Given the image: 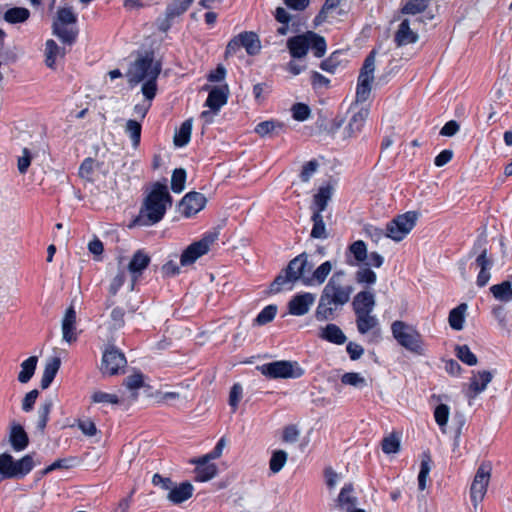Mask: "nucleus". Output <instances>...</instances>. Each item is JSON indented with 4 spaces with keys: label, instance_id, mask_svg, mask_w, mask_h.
<instances>
[{
    "label": "nucleus",
    "instance_id": "nucleus-1",
    "mask_svg": "<svg viewBox=\"0 0 512 512\" xmlns=\"http://www.w3.org/2000/svg\"><path fill=\"white\" fill-rule=\"evenodd\" d=\"M161 69V63L151 53H145L130 64L125 76L131 87L142 83L143 96L147 101H152L157 93V79Z\"/></svg>",
    "mask_w": 512,
    "mask_h": 512
},
{
    "label": "nucleus",
    "instance_id": "nucleus-2",
    "mask_svg": "<svg viewBox=\"0 0 512 512\" xmlns=\"http://www.w3.org/2000/svg\"><path fill=\"white\" fill-rule=\"evenodd\" d=\"M344 271L335 272L325 285L315 311L317 321L333 319L338 307L345 305L353 292L351 285H343Z\"/></svg>",
    "mask_w": 512,
    "mask_h": 512
},
{
    "label": "nucleus",
    "instance_id": "nucleus-3",
    "mask_svg": "<svg viewBox=\"0 0 512 512\" xmlns=\"http://www.w3.org/2000/svg\"><path fill=\"white\" fill-rule=\"evenodd\" d=\"M172 204V198L165 183L156 182L152 185L134 219L135 226H152L162 220L166 210Z\"/></svg>",
    "mask_w": 512,
    "mask_h": 512
},
{
    "label": "nucleus",
    "instance_id": "nucleus-4",
    "mask_svg": "<svg viewBox=\"0 0 512 512\" xmlns=\"http://www.w3.org/2000/svg\"><path fill=\"white\" fill-rule=\"evenodd\" d=\"M391 333L396 342L417 356H424L427 352L426 344L417 328L401 320L391 324Z\"/></svg>",
    "mask_w": 512,
    "mask_h": 512
},
{
    "label": "nucleus",
    "instance_id": "nucleus-5",
    "mask_svg": "<svg viewBox=\"0 0 512 512\" xmlns=\"http://www.w3.org/2000/svg\"><path fill=\"white\" fill-rule=\"evenodd\" d=\"M287 48L293 58L305 57L308 50H311L315 57L321 58L326 52V41L317 33L308 31L289 38Z\"/></svg>",
    "mask_w": 512,
    "mask_h": 512
},
{
    "label": "nucleus",
    "instance_id": "nucleus-6",
    "mask_svg": "<svg viewBox=\"0 0 512 512\" xmlns=\"http://www.w3.org/2000/svg\"><path fill=\"white\" fill-rule=\"evenodd\" d=\"M312 265L308 262L307 255L302 253L292 259L283 274H279L270 286L271 292L277 293L288 283H295L300 280L304 284V278L307 272L312 270Z\"/></svg>",
    "mask_w": 512,
    "mask_h": 512
},
{
    "label": "nucleus",
    "instance_id": "nucleus-7",
    "mask_svg": "<svg viewBox=\"0 0 512 512\" xmlns=\"http://www.w3.org/2000/svg\"><path fill=\"white\" fill-rule=\"evenodd\" d=\"M492 466L489 462L479 465L470 486V499L475 509L484 500L491 479Z\"/></svg>",
    "mask_w": 512,
    "mask_h": 512
},
{
    "label": "nucleus",
    "instance_id": "nucleus-8",
    "mask_svg": "<svg viewBox=\"0 0 512 512\" xmlns=\"http://www.w3.org/2000/svg\"><path fill=\"white\" fill-rule=\"evenodd\" d=\"M257 369L266 377L273 379L299 378L304 374L303 369L296 362L285 360L263 364Z\"/></svg>",
    "mask_w": 512,
    "mask_h": 512
},
{
    "label": "nucleus",
    "instance_id": "nucleus-9",
    "mask_svg": "<svg viewBox=\"0 0 512 512\" xmlns=\"http://www.w3.org/2000/svg\"><path fill=\"white\" fill-rule=\"evenodd\" d=\"M417 219L418 214L414 211L398 215L387 224L386 237L396 242L403 240L414 228Z\"/></svg>",
    "mask_w": 512,
    "mask_h": 512
},
{
    "label": "nucleus",
    "instance_id": "nucleus-10",
    "mask_svg": "<svg viewBox=\"0 0 512 512\" xmlns=\"http://www.w3.org/2000/svg\"><path fill=\"white\" fill-rule=\"evenodd\" d=\"M375 51H371L366 57L360 71L356 89V102H365L371 93L375 71Z\"/></svg>",
    "mask_w": 512,
    "mask_h": 512
},
{
    "label": "nucleus",
    "instance_id": "nucleus-11",
    "mask_svg": "<svg viewBox=\"0 0 512 512\" xmlns=\"http://www.w3.org/2000/svg\"><path fill=\"white\" fill-rule=\"evenodd\" d=\"M219 232L212 231L205 234L199 241L189 245L181 254L180 263L182 266L193 264L198 258L206 254L210 246L218 239Z\"/></svg>",
    "mask_w": 512,
    "mask_h": 512
},
{
    "label": "nucleus",
    "instance_id": "nucleus-12",
    "mask_svg": "<svg viewBox=\"0 0 512 512\" xmlns=\"http://www.w3.org/2000/svg\"><path fill=\"white\" fill-rule=\"evenodd\" d=\"M350 111L351 117L338 136L342 141H349L356 138L362 131L364 123L369 115V110L365 107H352Z\"/></svg>",
    "mask_w": 512,
    "mask_h": 512
},
{
    "label": "nucleus",
    "instance_id": "nucleus-13",
    "mask_svg": "<svg viewBox=\"0 0 512 512\" xmlns=\"http://www.w3.org/2000/svg\"><path fill=\"white\" fill-rule=\"evenodd\" d=\"M194 0H173L165 10L163 17L157 19L158 29L162 32H167L175 20L182 16L192 5Z\"/></svg>",
    "mask_w": 512,
    "mask_h": 512
},
{
    "label": "nucleus",
    "instance_id": "nucleus-14",
    "mask_svg": "<svg viewBox=\"0 0 512 512\" xmlns=\"http://www.w3.org/2000/svg\"><path fill=\"white\" fill-rule=\"evenodd\" d=\"M492 379L493 374L490 371H472L471 377L469 378V383L463 386V392L469 402L484 392Z\"/></svg>",
    "mask_w": 512,
    "mask_h": 512
},
{
    "label": "nucleus",
    "instance_id": "nucleus-15",
    "mask_svg": "<svg viewBox=\"0 0 512 512\" xmlns=\"http://www.w3.org/2000/svg\"><path fill=\"white\" fill-rule=\"evenodd\" d=\"M126 365V358L119 350L111 347L103 353L101 362V372L112 376L119 372Z\"/></svg>",
    "mask_w": 512,
    "mask_h": 512
},
{
    "label": "nucleus",
    "instance_id": "nucleus-16",
    "mask_svg": "<svg viewBox=\"0 0 512 512\" xmlns=\"http://www.w3.org/2000/svg\"><path fill=\"white\" fill-rule=\"evenodd\" d=\"M150 261L151 259L149 254L142 249L137 250L133 254L127 266L128 272L131 276V290L134 289L136 282L142 276L144 270L149 266Z\"/></svg>",
    "mask_w": 512,
    "mask_h": 512
},
{
    "label": "nucleus",
    "instance_id": "nucleus-17",
    "mask_svg": "<svg viewBox=\"0 0 512 512\" xmlns=\"http://www.w3.org/2000/svg\"><path fill=\"white\" fill-rule=\"evenodd\" d=\"M315 300V294L309 292L297 294L288 302V312L293 316H303L310 311Z\"/></svg>",
    "mask_w": 512,
    "mask_h": 512
},
{
    "label": "nucleus",
    "instance_id": "nucleus-18",
    "mask_svg": "<svg viewBox=\"0 0 512 512\" xmlns=\"http://www.w3.org/2000/svg\"><path fill=\"white\" fill-rule=\"evenodd\" d=\"M206 204V198L198 192H190L186 194L180 202L182 213L186 217L195 215L201 211Z\"/></svg>",
    "mask_w": 512,
    "mask_h": 512
},
{
    "label": "nucleus",
    "instance_id": "nucleus-19",
    "mask_svg": "<svg viewBox=\"0 0 512 512\" xmlns=\"http://www.w3.org/2000/svg\"><path fill=\"white\" fill-rule=\"evenodd\" d=\"M376 305L375 295L370 290L358 292L352 301L354 313L373 312Z\"/></svg>",
    "mask_w": 512,
    "mask_h": 512
},
{
    "label": "nucleus",
    "instance_id": "nucleus-20",
    "mask_svg": "<svg viewBox=\"0 0 512 512\" xmlns=\"http://www.w3.org/2000/svg\"><path fill=\"white\" fill-rule=\"evenodd\" d=\"M228 94L229 89L227 85L213 87L209 91L205 105L209 107L214 113H217L220 108L226 104Z\"/></svg>",
    "mask_w": 512,
    "mask_h": 512
},
{
    "label": "nucleus",
    "instance_id": "nucleus-21",
    "mask_svg": "<svg viewBox=\"0 0 512 512\" xmlns=\"http://www.w3.org/2000/svg\"><path fill=\"white\" fill-rule=\"evenodd\" d=\"M76 311L71 305L65 312L62 319V335L63 340L71 343L76 340Z\"/></svg>",
    "mask_w": 512,
    "mask_h": 512
},
{
    "label": "nucleus",
    "instance_id": "nucleus-22",
    "mask_svg": "<svg viewBox=\"0 0 512 512\" xmlns=\"http://www.w3.org/2000/svg\"><path fill=\"white\" fill-rule=\"evenodd\" d=\"M418 38V34L411 29L409 20L404 19L395 33L394 41L397 47H401L417 42Z\"/></svg>",
    "mask_w": 512,
    "mask_h": 512
},
{
    "label": "nucleus",
    "instance_id": "nucleus-23",
    "mask_svg": "<svg viewBox=\"0 0 512 512\" xmlns=\"http://www.w3.org/2000/svg\"><path fill=\"white\" fill-rule=\"evenodd\" d=\"M332 268L333 266L331 262L326 261L317 267L312 273L311 271L307 272V276L304 278V285L314 286L323 284L332 271Z\"/></svg>",
    "mask_w": 512,
    "mask_h": 512
},
{
    "label": "nucleus",
    "instance_id": "nucleus-24",
    "mask_svg": "<svg viewBox=\"0 0 512 512\" xmlns=\"http://www.w3.org/2000/svg\"><path fill=\"white\" fill-rule=\"evenodd\" d=\"M210 460H204V456L193 461L197 464L195 469V480L198 482H206L214 478L217 474V466L209 463Z\"/></svg>",
    "mask_w": 512,
    "mask_h": 512
},
{
    "label": "nucleus",
    "instance_id": "nucleus-25",
    "mask_svg": "<svg viewBox=\"0 0 512 512\" xmlns=\"http://www.w3.org/2000/svg\"><path fill=\"white\" fill-rule=\"evenodd\" d=\"M193 494V486L189 482H183L179 486L172 484V488L169 489L167 498L174 504H180L188 500Z\"/></svg>",
    "mask_w": 512,
    "mask_h": 512
},
{
    "label": "nucleus",
    "instance_id": "nucleus-26",
    "mask_svg": "<svg viewBox=\"0 0 512 512\" xmlns=\"http://www.w3.org/2000/svg\"><path fill=\"white\" fill-rule=\"evenodd\" d=\"M355 317L357 330L362 335L376 329L379 325L378 318L373 312L356 313Z\"/></svg>",
    "mask_w": 512,
    "mask_h": 512
},
{
    "label": "nucleus",
    "instance_id": "nucleus-27",
    "mask_svg": "<svg viewBox=\"0 0 512 512\" xmlns=\"http://www.w3.org/2000/svg\"><path fill=\"white\" fill-rule=\"evenodd\" d=\"M9 441L15 451H22L28 446V435L20 424H12Z\"/></svg>",
    "mask_w": 512,
    "mask_h": 512
},
{
    "label": "nucleus",
    "instance_id": "nucleus-28",
    "mask_svg": "<svg viewBox=\"0 0 512 512\" xmlns=\"http://www.w3.org/2000/svg\"><path fill=\"white\" fill-rule=\"evenodd\" d=\"M353 485L352 484H346L340 491L336 506L344 510L346 512H349L353 509H355L357 498L353 495Z\"/></svg>",
    "mask_w": 512,
    "mask_h": 512
},
{
    "label": "nucleus",
    "instance_id": "nucleus-29",
    "mask_svg": "<svg viewBox=\"0 0 512 512\" xmlns=\"http://www.w3.org/2000/svg\"><path fill=\"white\" fill-rule=\"evenodd\" d=\"M319 337L337 345H342L347 340L343 331L336 324H328L321 328Z\"/></svg>",
    "mask_w": 512,
    "mask_h": 512
},
{
    "label": "nucleus",
    "instance_id": "nucleus-30",
    "mask_svg": "<svg viewBox=\"0 0 512 512\" xmlns=\"http://www.w3.org/2000/svg\"><path fill=\"white\" fill-rule=\"evenodd\" d=\"M65 55V50L61 49L57 43L49 39L45 43V64L50 69H55L56 60L58 57L62 58Z\"/></svg>",
    "mask_w": 512,
    "mask_h": 512
},
{
    "label": "nucleus",
    "instance_id": "nucleus-31",
    "mask_svg": "<svg viewBox=\"0 0 512 512\" xmlns=\"http://www.w3.org/2000/svg\"><path fill=\"white\" fill-rule=\"evenodd\" d=\"M490 292L493 297L504 303H509L512 301V280H505L499 284L492 285L490 287Z\"/></svg>",
    "mask_w": 512,
    "mask_h": 512
},
{
    "label": "nucleus",
    "instance_id": "nucleus-32",
    "mask_svg": "<svg viewBox=\"0 0 512 512\" xmlns=\"http://www.w3.org/2000/svg\"><path fill=\"white\" fill-rule=\"evenodd\" d=\"M486 239L480 236L474 244L473 251H479L476 258V264L480 270H490L492 267V260L487 256V249L485 248Z\"/></svg>",
    "mask_w": 512,
    "mask_h": 512
},
{
    "label": "nucleus",
    "instance_id": "nucleus-33",
    "mask_svg": "<svg viewBox=\"0 0 512 512\" xmlns=\"http://www.w3.org/2000/svg\"><path fill=\"white\" fill-rule=\"evenodd\" d=\"M241 47H244L249 55H256L261 48L258 36L253 32H243L238 35Z\"/></svg>",
    "mask_w": 512,
    "mask_h": 512
},
{
    "label": "nucleus",
    "instance_id": "nucleus-34",
    "mask_svg": "<svg viewBox=\"0 0 512 512\" xmlns=\"http://www.w3.org/2000/svg\"><path fill=\"white\" fill-rule=\"evenodd\" d=\"M61 365V360L58 357L51 358L45 365L42 379L41 388L47 389L52 383Z\"/></svg>",
    "mask_w": 512,
    "mask_h": 512
},
{
    "label": "nucleus",
    "instance_id": "nucleus-35",
    "mask_svg": "<svg viewBox=\"0 0 512 512\" xmlns=\"http://www.w3.org/2000/svg\"><path fill=\"white\" fill-rule=\"evenodd\" d=\"M333 194V187L331 185L321 186L318 192L314 195V212L321 214L331 200Z\"/></svg>",
    "mask_w": 512,
    "mask_h": 512
},
{
    "label": "nucleus",
    "instance_id": "nucleus-36",
    "mask_svg": "<svg viewBox=\"0 0 512 512\" xmlns=\"http://www.w3.org/2000/svg\"><path fill=\"white\" fill-rule=\"evenodd\" d=\"M467 304L461 303L456 308L452 309L449 313L448 322L452 329L462 330L465 320V312L467 310Z\"/></svg>",
    "mask_w": 512,
    "mask_h": 512
},
{
    "label": "nucleus",
    "instance_id": "nucleus-37",
    "mask_svg": "<svg viewBox=\"0 0 512 512\" xmlns=\"http://www.w3.org/2000/svg\"><path fill=\"white\" fill-rule=\"evenodd\" d=\"M34 467V459L31 454H27L19 460L13 459L14 478H23Z\"/></svg>",
    "mask_w": 512,
    "mask_h": 512
},
{
    "label": "nucleus",
    "instance_id": "nucleus-38",
    "mask_svg": "<svg viewBox=\"0 0 512 512\" xmlns=\"http://www.w3.org/2000/svg\"><path fill=\"white\" fill-rule=\"evenodd\" d=\"M38 358L37 356H31L21 363V371L18 374V381L20 383H27L33 377Z\"/></svg>",
    "mask_w": 512,
    "mask_h": 512
},
{
    "label": "nucleus",
    "instance_id": "nucleus-39",
    "mask_svg": "<svg viewBox=\"0 0 512 512\" xmlns=\"http://www.w3.org/2000/svg\"><path fill=\"white\" fill-rule=\"evenodd\" d=\"M53 33L64 43L72 44L76 40L77 30L74 28H68L67 25H61V23H53Z\"/></svg>",
    "mask_w": 512,
    "mask_h": 512
},
{
    "label": "nucleus",
    "instance_id": "nucleus-40",
    "mask_svg": "<svg viewBox=\"0 0 512 512\" xmlns=\"http://www.w3.org/2000/svg\"><path fill=\"white\" fill-rule=\"evenodd\" d=\"M30 17V11L24 7H14L4 13V20L10 24L23 23Z\"/></svg>",
    "mask_w": 512,
    "mask_h": 512
},
{
    "label": "nucleus",
    "instance_id": "nucleus-41",
    "mask_svg": "<svg viewBox=\"0 0 512 512\" xmlns=\"http://www.w3.org/2000/svg\"><path fill=\"white\" fill-rule=\"evenodd\" d=\"M341 383L343 385L351 386L356 389H364L368 387L367 379L357 372H347L341 376Z\"/></svg>",
    "mask_w": 512,
    "mask_h": 512
},
{
    "label": "nucleus",
    "instance_id": "nucleus-42",
    "mask_svg": "<svg viewBox=\"0 0 512 512\" xmlns=\"http://www.w3.org/2000/svg\"><path fill=\"white\" fill-rule=\"evenodd\" d=\"M191 131L192 119H187L181 124L179 130L176 131L174 135V144L178 147L185 146L190 140Z\"/></svg>",
    "mask_w": 512,
    "mask_h": 512
},
{
    "label": "nucleus",
    "instance_id": "nucleus-43",
    "mask_svg": "<svg viewBox=\"0 0 512 512\" xmlns=\"http://www.w3.org/2000/svg\"><path fill=\"white\" fill-rule=\"evenodd\" d=\"M13 457L8 453L0 454V481L14 479Z\"/></svg>",
    "mask_w": 512,
    "mask_h": 512
},
{
    "label": "nucleus",
    "instance_id": "nucleus-44",
    "mask_svg": "<svg viewBox=\"0 0 512 512\" xmlns=\"http://www.w3.org/2000/svg\"><path fill=\"white\" fill-rule=\"evenodd\" d=\"M313 228L311 230V237L315 239H326L328 234L326 232L323 217L319 212H314L312 215Z\"/></svg>",
    "mask_w": 512,
    "mask_h": 512
},
{
    "label": "nucleus",
    "instance_id": "nucleus-45",
    "mask_svg": "<svg viewBox=\"0 0 512 512\" xmlns=\"http://www.w3.org/2000/svg\"><path fill=\"white\" fill-rule=\"evenodd\" d=\"M456 357L468 366H474L478 363V359L474 353L471 352L467 345H456Z\"/></svg>",
    "mask_w": 512,
    "mask_h": 512
},
{
    "label": "nucleus",
    "instance_id": "nucleus-46",
    "mask_svg": "<svg viewBox=\"0 0 512 512\" xmlns=\"http://www.w3.org/2000/svg\"><path fill=\"white\" fill-rule=\"evenodd\" d=\"M141 124L136 121L129 119L125 124V132L130 136L133 147H138L141 138Z\"/></svg>",
    "mask_w": 512,
    "mask_h": 512
},
{
    "label": "nucleus",
    "instance_id": "nucleus-47",
    "mask_svg": "<svg viewBox=\"0 0 512 512\" xmlns=\"http://www.w3.org/2000/svg\"><path fill=\"white\" fill-rule=\"evenodd\" d=\"M430 463L431 457L428 453H424L422 455L420 472L418 475V486L420 490H424L426 488V480L430 472Z\"/></svg>",
    "mask_w": 512,
    "mask_h": 512
},
{
    "label": "nucleus",
    "instance_id": "nucleus-48",
    "mask_svg": "<svg viewBox=\"0 0 512 512\" xmlns=\"http://www.w3.org/2000/svg\"><path fill=\"white\" fill-rule=\"evenodd\" d=\"M288 455L284 450H276L273 452L270 461L269 468L273 473H278L287 462Z\"/></svg>",
    "mask_w": 512,
    "mask_h": 512
},
{
    "label": "nucleus",
    "instance_id": "nucleus-49",
    "mask_svg": "<svg viewBox=\"0 0 512 512\" xmlns=\"http://www.w3.org/2000/svg\"><path fill=\"white\" fill-rule=\"evenodd\" d=\"M349 252L353 255L356 264L363 263L367 259V247L362 240L353 242L349 246Z\"/></svg>",
    "mask_w": 512,
    "mask_h": 512
},
{
    "label": "nucleus",
    "instance_id": "nucleus-50",
    "mask_svg": "<svg viewBox=\"0 0 512 512\" xmlns=\"http://www.w3.org/2000/svg\"><path fill=\"white\" fill-rule=\"evenodd\" d=\"M431 0H408L402 8L404 14H418L423 12L429 5Z\"/></svg>",
    "mask_w": 512,
    "mask_h": 512
},
{
    "label": "nucleus",
    "instance_id": "nucleus-51",
    "mask_svg": "<svg viewBox=\"0 0 512 512\" xmlns=\"http://www.w3.org/2000/svg\"><path fill=\"white\" fill-rule=\"evenodd\" d=\"M355 280L359 284L372 285L376 282L377 276L369 267H361L355 273Z\"/></svg>",
    "mask_w": 512,
    "mask_h": 512
},
{
    "label": "nucleus",
    "instance_id": "nucleus-52",
    "mask_svg": "<svg viewBox=\"0 0 512 512\" xmlns=\"http://www.w3.org/2000/svg\"><path fill=\"white\" fill-rule=\"evenodd\" d=\"M282 127L283 124L273 120L263 121L255 127V132L260 137H266L274 133L277 129H281Z\"/></svg>",
    "mask_w": 512,
    "mask_h": 512
},
{
    "label": "nucleus",
    "instance_id": "nucleus-53",
    "mask_svg": "<svg viewBox=\"0 0 512 512\" xmlns=\"http://www.w3.org/2000/svg\"><path fill=\"white\" fill-rule=\"evenodd\" d=\"M77 17L71 7H63L58 9L56 20L53 23H61V25L75 24Z\"/></svg>",
    "mask_w": 512,
    "mask_h": 512
},
{
    "label": "nucleus",
    "instance_id": "nucleus-54",
    "mask_svg": "<svg viewBox=\"0 0 512 512\" xmlns=\"http://www.w3.org/2000/svg\"><path fill=\"white\" fill-rule=\"evenodd\" d=\"M186 180V172L184 169H175L171 178V189L175 193H180L184 190Z\"/></svg>",
    "mask_w": 512,
    "mask_h": 512
},
{
    "label": "nucleus",
    "instance_id": "nucleus-55",
    "mask_svg": "<svg viewBox=\"0 0 512 512\" xmlns=\"http://www.w3.org/2000/svg\"><path fill=\"white\" fill-rule=\"evenodd\" d=\"M341 56H342V53L340 51L333 52L329 58L322 61L321 65H320L321 69L326 72H329V73H334L336 71L337 67L342 62Z\"/></svg>",
    "mask_w": 512,
    "mask_h": 512
},
{
    "label": "nucleus",
    "instance_id": "nucleus-56",
    "mask_svg": "<svg viewBox=\"0 0 512 512\" xmlns=\"http://www.w3.org/2000/svg\"><path fill=\"white\" fill-rule=\"evenodd\" d=\"M449 414L450 409L446 404H440L435 408L434 418L441 429H443L447 425Z\"/></svg>",
    "mask_w": 512,
    "mask_h": 512
},
{
    "label": "nucleus",
    "instance_id": "nucleus-57",
    "mask_svg": "<svg viewBox=\"0 0 512 512\" xmlns=\"http://www.w3.org/2000/svg\"><path fill=\"white\" fill-rule=\"evenodd\" d=\"M399 448V438L394 434H391L382 440V450L386 454L397 453Z\"/></svg>",
    "mask_w": 512,
    "mask_h": 512
},
{
    "label": "nucleus",
    "instance_id": "nucleus-58",
    "mask_svg": "<svg viewBox=\"0 0 512 512\" xmlns=\"http://www.w3.org/2000/svg\"><path fill=\"white\" fill-rule=\"evenodd\" d=\"M292 116L296 121H305L310 117L311 110L304 103H296L291 108Z\"/></svg>",
    "mask_w": 512,
    "mask_h": 512
},
{
    "label": "nucleus",
    "instance_id": "nucleus-59",
    "mask_svg": "<svg viewBox=\"0 0 512 512\" xmlns=\"http://www.w3.org/2000/svg\"><path fill=\"white\" fill-rule=\"evenodd\" d=\"M276 312L277 307L275 305H269L258 314V316L255 319V322L258 325H265L274 319Z\"/></svg>",
    "mask_w": 512,
    "mask_h": 512
},
{
    "label": "nucleus",
    "instance_id": "nucleus-60",
    "mask_svg": "<svg viewBox=\"0 0 512 512\" xmlns=\"http://www.w3.org/2000/svg\"><path fill=\"white\" fill-rule=\"evenodd\" d=\"M319 168V162L317 160H311L305 163L300 172V179L302 182H309L311 177L317 172Z\"/></svg>",
    "mask_w": 512,
    "mask_h": 512
},
{
    "label": "nucleus",
    "instance_id": "nucleus-61",
    "mask_svg": "<svg viewBox=\"0 0 512 512\" xmlns=\"http://www.w3.org/2000/svg\"><path fill=\"white\" fill-rule=\"evenodd\" d=\"M92 401L94 403H111L118 404L119 398L115 394H110L102 391H96L92 394Z\"/></svg>",
    "mask_w": 512,
    "mask_h": 512
},
{
    "label": "nucleus",
    "instance_id": "nucleus-62",
    "mask_svg": "<svg viewBox=\"0 0 512 512\" xmlns=\"http://www.w3.org/2000/svg\"><path fill=\"white\" fill-rule=\"evenodd\" d=\"M32 154L28 148L22 150V155L17 160V168L20 174H25L31 164Z\"/></svg>",
    "mask_w": 512,
    "mask_h": 512
},
{
    "label": "nucleus",
    "instance_id": "nucleus-63",
    "mask_svg": "<svg viewBox=\"0 0 512 512\" xmlns=\"http://www.w3.org/2000/svg\"><path fill=\"white\" fill-rule=\"evenodd\" d=\"M125 312L122 308L116 307L111 311L110 325L113 329L121 328L124 325Z\"/></svg>",
    "mask_w": 512,
    "mask_h": 512
},
{
    "label": "nucleus",
    "instance_id": "nucleus-64",
    "mask_svg": "<svg viewBox=\"0 0 512 512\" xmlns=\"http://www.w3.org/2000/svg\"><path fill=\"white\" fill-rule=\"evenodd\" d=\"M124 385L131 391L141 388L143 386V375L135 373L128 376L124 381Z\"/></svg>",
    "mask_w": 512,
    "mask_h": 512
}]
</instances>
